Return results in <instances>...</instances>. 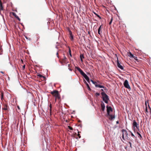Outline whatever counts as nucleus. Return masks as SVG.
Instances as JSON below:
<instances>
[{
  "label": "nucleus",
  "mask_w": 151,
  "mask_h": 151,
  "mask_svg": "<svg viewBox=\"0 0 151 151\" xmlns=\"http://www.w3.org/2000/svg\"><path fill=\"white\" fill-rule=\"evenodd\" d=\"M50 93L53 96L55 97V102H56L57 99L59 101L60 100L61 96L58 91L55 90Z\"/></svg>",
  "instance_id": "1"
},
{
  "label": "nucleus",
  "mask_w": 151,
  "mask_h": 151,
  "mask_svg": "<svg viewBox=\"0 0 151 151\" xmlns=\"http://www.w3.org/2000/svg\"><path fill=\"white\" fill-rule=\"evenodd\" d=\"M76 69L80 72L81 74L84 78L86 81L89 83H90V80L89 77L87 75L78 67H75Z\"/></svg>",
  "instance_id": "2"
},
{
  "label": "nucleus",
  "mask_w": 151,
  "mask_h": 151,
  "mask_svg": "<svg viewBox=\"0 0 151 151\" xmlns=\"http://www.w3.org/2000/svg\"><path fill=\"white\" fill-rule=\"evenodd\" d=\"M101 94L102 96L103 100L105 103L107 104L108 103V101L109 100L108 96L104 92H101Z\"/></svg>",
  "instance_id": "3"
},
{
  "label": "nucleus",
  "mask_w": 151,
  "mask_h": 151,
  "mask_svg": "<svg viewBox=\"0 0 151 151\" xmlns=\"http://www.w3.org/2000/svg\"><path fill=\"white\" fill-rule=\"evenodd\" d=\"M122 138L125 140L124 136H125V137L126 138H127L128 137V133L127 131L124 129H122Z\"/></svg>",
  "instance_id": "4"
},
{
  "label": "nucleus",
  "mask_w": 151,
  "mask_h": 151,
  "mask_svg": "<svg viewBox=\"0 0 151 151\" xmlns=\"http://www.w3.org/2000/svg\"><path fill=\"white\" fill-rule=\"evenodd\" d=\"M91 81L95 85L96 87H98L100 88H105V87L104 86H101L99 84H98L96 82V81H93L92 80H91ZM105 88H106V87Z\"/></svg>",
  "instance_id": "5"
},
{
  "label": "nucleus",
  "mask_w": 151,
  "mask_h": 151,
  "mask_svg": "<svg viewBox=\"0 0 151 151\" xmlns=\"http://www.w3.org/2000/svg\"><path fill=\"white\" fill-rule=\"evenodd\" d=\"M133 126L134 127V132H135V127H136L137 129H138V130H139V125L137 123V122H136V121L135 120H134L133 121Z\"/></svg>",
  "instance_id": "6"
},
{
  "label": "nucleus",
  "mask_w": 151,
  "mask_h": 151,
  "mask_svg": "<svg viewBox=\"0 0 151 151\" xmlns=\"http://www.w3.org/2000/svg\"><path fill=\"white\" fill-rule=\"evenodd\" d=\"M124 85L125 88L128 89H131L130 87L129 84L127 80H125L124 81Z\"/></svg>",
  "instance_id": "7"
},
{
  "label": "nucleus",
  "mask_w": 151,
  "mask_h": 151,
  "mask_svg": "<svg viewBox=\"0 0 151 151\" xmlns=\"http://www.w3.org/2000/svg\"><path fill=\"white\" fill-rule=\"evenodd\" d=\"M107 115H110V112L112 111V110L111 107V106H106Z\"/></svg>",
  "instance_id": "8"
},
{
  "label": "nucleus",
  "mask_w": 151,
  "mask_h": 151,
  "mask_svg": "<svg viewBox=\"0 0 151 151\" xmlns=\"http://www.w3.org/2000/svg\"><path fill=\"white\" fill-rule=\"evenodd\" d=\"M67 59L64 54L63 58L61 59V61L62 63H65L67 62Z\"/></svg>",
  "instance_id": "9"
},
{
  "label": "nucleus",
  "mask_w": 151,
  "mask_h": 151,
  "mask_svg": "<svg viewBox=\"0 0 151 151\" xmlns=\"http://www.w3.org/2000/svg\"><path fill=\"white\" fill-rule=\"evenodd\" d=\"M107 117L109 116V119L111 120H112L115 118V116L114 115H112L110 114L109 115H107Z\"/></svg>",
  "instance_id": "10"
},
{
  "label": "nucleus",
  "mask_w": 151,
  "mask_h": 151,
  "mask_svg": "<svg viewBox=\"0 0 151 151\" xmlns=\"http://www.w3.org/2000/svg\"><path fill=\"white\" fill-rule=\"evenodd\" d=\"M101 107L102 111H104L105 109V106L104 103H103L101 104Z\"/></svg>",
  "instance_id": "11"
},
{
  "label": "nucleus",
  "mask_w": 151,
  "mask_h": 151,
  "mask_svg": "<svg viewBox=\"0 0 151 151\" xmlns=\"http://www.w3.org/2000/svg\"><path fill=\"white\" fill-rule=\"evenodd\" d=\"M132 58L136 60V61H135L136 63L137 64H138V63L139 62L140 60L137 59V57L135 56H134L133 57H132Z\"/></svg>",
  "instance_id": "12"
},
{
  "label": "nucleus",
  "mask_w": 151,
  "mask_h": 151,
  "mask_svg": "<svg viewBox=\"0 0 151 151\" xmlns=\"http://www.w3.org/2000/svg\"><path fill=\"white\" fill-rule=\"evenodd\" d=\"M25 67H19V68H18L19 70H22L23 72H24L25 71H24V69Z\"/></svg>",
  "instance_id": "13"
},
{
  "label": "nucleus",
  "mask_w": 151,
  "mask_h": 151,
  "mask_svg": "<svg viewBox=\"0 0 151 151\" xmlns=\"http://www.w3.org/2000/svg\"><path fill=\"white\" fill-rule=\"evenodd\" d=\"M9 107L7 104H4V108H3V109L5 110H8Z\"/></svg>",
  "instance_id": "14"
},
{
  "label": "nucleus",
  "mask_w": 151,
  "mask_h": 151,
  "mask_svg": "<svg viewBox=\"0 0 151 151\" xmlns=\"http://www.w3.org/2000/svg\"><path fill=\"white\" fill-rule=\"evenodd\" d=\"M101 25L99 27V28L98 29V33L99 34V35H100L102 32V31H101Z\"/></svg>",
  "instance_id": "15"
},
{
  "label": "nucleus",
  "mask_w": 151,
  "mask_h": 151,
  "mask_svg": "<svg viewBox=\"0 0 151 151\" xmlns=\"http://www.w3.org/2000/svg\"><path fill=\"white\" fill-rule=\"evenodd\" d=\"M68 47V48H69V51H68V53L70 56L71 57L72 56V55H71V50H70V47Z\"/></svg>",
  "instance_id": "16"
},
{
  "label": "nucleus",
  "mask_w": 151,
  "mask_h": 151,
  "mask_svg": "<svg viewBox=\"0 0 151 151\" xmlns=\"http://www.w3.org/2000/svg\"><path fill=\"white\" fill-rule=\"evenodd\" d=\"M3 10V7L2 5V3H0V10Z\"/></svg>",
  "instance_id": "17"
},
{
  "label": "nucleus",
  "mask_w": 151,
  "mask_h": 151,
  "mask_svg": "<svg viewBox=\"0 0 151 151\" xmlns=\"http://www.w3.org/2000/svg\"><path fill=\"white\" fill-rule=\"evenodd\" d=\"M117 60H116V63L117 64L118 66H122L121 65H120V63L119 62V61L118 60V58H117Z\"/></svg>",
  "instance_id": "18"
},
{
  "label": "nucleus",
  "mask_w": 151,
  "mask_h": 151,
  "mask_svg": "<svg viewBox=\"0 0 151 151\" xmlns=\"http://www.w3.org/2000/svg\"><path fill=\"white\" fill-rule=\"evenodd\" d=\"M80 58L81 61H83V59L84 58L83 55V54H81L80 55Z\"/></svg>",
  "instance_id": "19"
},
{
  "label": "nucleus",
  "mask_w": 151,
  "mask_h": 151,
  "mask_svg": "<svg viewBox=\"0 0 151 151\" xmlns=\"http://www.w3.org/2000/svg\"><path fill=\"white\" fill-rule=\"evenodd\" d=\"M68 32H69V35H70V36H71V35H72V32L71 31V30H70V29H69V28H68Z\"/></svg>",
  "instance_id": "20"
},
{
  "label": "nucleus",
  "mask_w": 151,
  "mask_h": 151,
  "mask_svg": "<svg viewBox=\"0 0 151 151\" xmlns=\"http://www.w3.org/2000/svg\"><path fill=\"white\" fill-rule=\"evenodd\" d=\"M129 55L131 58H132V57H133L134 55L132 54V53L131 52H129Z\"/></svg>",
  "instance_id": "21"
},
{
  "label": "nucleus",
  "mask_w": 151,
  "mask_h": 151,
  "mask_svg": "<svg viewBox=\"0 0 151 151\" xmlns=\"http://www.w3.org/2000/svg\"><path fill=\"white\" fill-rule=\"evenodd\" d=\"M137 133L138 135L140 137V139L142 138V137L141 134L138 132H137Z\"/></svg>",
  "instance_id": "22"
},
{
  "label": "nucleus",
  "mask_w": 151,
  "mask_h": 151,
  "mask_svg": "<svg viewBox=\"0 0 151 151\" xmlns=\"http://www.w3.org/2000/svg\"><path fill=\"white\" fill-rule=\"evenodd\" d=\"M86 86H87V88L88 90L89 91H90L91 90V88H90V87L89 86V85L88 83H86Z\"/></svg>",
  "instance_id": "23"
},
{
  "label": "nucleus",
  "mask_w": 151,
  "mask_h": 151,
  "mask_svg": "<svg viewBox=\"0 0 151 151\" xmlns=\"http://www.w3.org/2000/svg\"><path fill=\"white\" fill-rule=\"evenodd\" d=\"M1 99L2 100L3 99V98L4 93L2 92H1Z\"/></svg>",
  "instance_id": "24"
},
{
  "label": "nucleus",
  "mask_w": 151,
  "mask_h": 151,
  "mask_svg": "<svg viewBox=\"0 0 151 151\" xmlns=\"http://www.w3.org/2000/svg\"><path fill=\"white\" fill-rule=\"evenodd\" d=\"M94 14L96 15L100 19H101V17L98 14H97L96 13H95L94 12Z\"/></svg>",
  "instance_id": "25"
},
{
  "label": "nucleus",
  "mask_w": 151,
  "mask_h": 151,
  "mask_svg": "<svg viewBox=\"0 0 151 151\" xmlns=\"http://www.w3.org/2000/svg\"><path fill=\"white\" fill-rule=\"evenodd\" d=\"M70 36V39L71 40H73L74 39L73 35H72Z\"/></svg>",
  "instance_id": "26"
},
{
  "label": "nucleus",
  "mask_w": 151,
  "mask_h": 151,
  "mask_svg": "<svg viewBox=\"0 0 151 151\" xmlns=\"http://www.w3.org/2000/svg\"><path fill=\"white\" fill-rule=\"evenodd\" d=\"M12 14L14 16V17H16L17 16V14H16L15 13H14V12H12Z\"/></svg>",
  "instance_id": "27"
},
{
  "label": "nucleus",
  "mask_w": 151,
  "mask_h": 151,
  "mask_svg": "<svg viewBox=\"0 0 151 151\" xmlns=\"http://www.w3.org/2000/svg\"><path fill=\"white\" fill-rule=\"evenodd\" d=\"M112 21H113V18H112V17H111V21L109 23V25H111V24L112 22Z\"/></svg>",
  "instance_id": "28"
},
{
  "label": "nucleus",
  "mask_w": 151,
  "mask_h": 151,
  "mask_svg": "<svg viewBox=\"0 0 151 151\" xmlns=\"http://www.w3.org/2000/svg\"><path fill=\"white\" fill-rule=\"evenodd\" d=\"M128 143H129V144L130 147L131 148H132V143H131V142H128Z\"/></svg>",
  "instance_id": "29"
},
{
  "label": "nucleus",
  "mask_w": 151,
  "mask_h": 151,
  "mask_svg": "<svg viewBox=\"0 0 151 151\" xmlns=\"http://www.w3.org/2000/svg\"><path fill=\"white\" fill-rule=\"evenodd\" d=\"M78 132V134H77V135L78 137L79 138H80L81 137V136H80V134L79 133L80 132Z\"/></svg>",
  "instance_id": "30"
},
{
  "label": "nucleus",
  "mask_w": 151,
  "mask_h": 151,
  "mask_svg": "<svg viewBox=\"0 0 151 151\" xmlns=\"http://www.w3.org/2000/svg\"><path fill=\"white\" fill-rule=\"evenodd\" d=\"M15 18L17 19L19 21H20V19L19 18V17L18 16H17Z\"/></svg>",
  "instance_id": "31"
},
{
  "label": "nucleus",
  "mask_w": 151,
  "mask_h": 151,
  "mask_svg": "<svg viewBox=\"0 0 151 151\" xmlns=\"http://www.w3.org/2000/svg\"><path fill=\"white\" fill-rule=\"evenodd\" d=\"M15 18L17 19L19 21H20V19L19 18V17L18 16H17Z\"/></svg>",
  "instance_id": "32"
},
{
  "label": "nucleus",
  "mask_w": 151,
  "mask_h": 151,
  "mask_svg": "<svg viewBox=\"0 0 151 151\" xmlns=\"http://www.w3.org/2000/svg\"><path fill=\"white\" fill-rule=\"evenodd\" d=\"M69 129L71 130H72L73 129V128L71 127L70 126H68V127Z\"/></svg>",
  "instance_id": "33"
},
{
  "label": "nucleus",
  "mask_w": 151,
  "mask_h": 151,
  "mask_svg": "<svg viewBox=\"0 0 151 151\" xmlns=\"http://www.w3.org/2000/svg\"><path fill=\"white\" fill-rule=\"evenodd\" d=\"M96 96H99L100 93H96Z\"/></svg>",
  "instance_id": "34"
},
{
  "label": "nucleus",
  "mask_w": 151,
  "mask_h": 151,
  "mask_svg": "<svg viewBox=\"0 0 151 151\" xmlns=\"http://www.w3.org/2000/svg\"><path fill=\"white\" fill-rule=\"evenodd\" d=\"M37 76L40 78H42V77H43L40 74H38Z\"/></svg>",
  "instance_id": "35"
},
{
  "label": "nucleus",
  "mask_w": 151,
  "mask_h": 151,
  "mask_svg": "<svg viewBox=\"0 0 151 151\" xmlns=\"http://www.w3.org/2000/svg\"><path fill=\"white\" fill-rule=\"evenodd\" d=\"M145 112H148V111H147V106H146V107Z\"/></svg>",
  "instance_id": "36"
},
{
  "label": "nucleus",
  "mask_w": 151,
  "mask_h": 151,
  "mask_svg": "<svg viewBox=\"0 0 151 151\" xmlns=\"http://www.w3.org/2000/svg\"><path fill=\"white\" fill-rule=\"evenodd\" d=\"M50 111H51V109L52 107V105H51V104H50Z\"/></svg>",
  "instance_id": "37"
},
{
  "label": "nucleus",
  "mask_w": 151,
  "mask_h": 151,
  "mask_svg": "<svg viewBox=\"0 0 151 151\" xmlns=\"http://www.w3.org/2000/svg\"><path fill=\"white\" fill-rule=\"evenodd\" d=\"M118 67L120 68L122 70H123L124 69L123 67Z\"/></svg>",
  "instance_id": "38"
},
{
  "label": "nucleus",
  "mask_w": 151,
  "mask_h": 151,
  "mask_svg": "<svg viewBox=\"0 0 151 151\" xmlns=\"http://www.w3.org/2000/svg\"><path fill=\"white\" fill-rule=\"evenodd\" d=\"M0 72L1 73H2L3 74V76H4V71H1Z\"/></svg>",
  "instance_id": "39"
},
{
  "label": "nucleus",
  "mask_w": 151,
  "mask_h": 151,
  "mask_svg": "<svg viewBox=\"0 0 151 151\" xmlns=\"http://www.w3.org/2000/svg\"><path fill=\"white\" fill-rule=\"evenodd\" d=\"M130 132L131 133L132 136H133V137H134V134L131 132L130 131Z\"/></svg>",
  "instance_id": "40"
},
{
  "label": "nucleus",
  "mask_w": 151,
  "mask_h": 151,
  "mask_svg": "<svg viewBox=\"0 0 151 151\" xmlns=\"http://www.w3.org/2000/svg\"><path fill=\"white\" fill-rule=\"evenodd\" d=\"M57 55V56L58 57V52H57V54H56Z\"/></svg>",
  "instance_id": "41"
},
{
  "label": "nucleus",
  "mask_w": 151,
  "mask_h": 151,
  "mask_svg": "<svg viewBox=\"0 0 151 151\" xmlns=\"http://www.w3.org/2000/svg\"><path fill=\"white\" fill-rule=\"evenodd\" d=\"M85 83L86 85V83H87L85 80H84Z\"/></svg>",
  "instance_id": "42"
},
{
  "label": "nucleus",
  "mask_w": 151,
  "mask_h": 151,
  "mask_svg": "<svg viewBox=\"0 0 151 151\" xmlns=\"http://www.w3.org/2000/svg\"><path fill=\"white\" fill-rule=\"evenodd\" d=\"M0 50L1 52L2 51V50L1 47L0 48Z\"/></svg>",
  "instance_id": "43"
},
{
  "label": "nucleus",
  "mask_w": 151,
  "mask_h": 151,
  "mask_svg": "<svg viewBox=\"0 0 151 151\" xmlns=\"http://www.w3.org/2000/svg\"><path fill=\"white\" fill-rule=\"evenodd\" d=\"M21 62L22 63H23V60H22V59H21Z\"/></svg>",
  "instance_id": "44"
},
{
  "label": "nucleus",
  "mask_w": 151,
  "mask_h": 151,
  "mask_svg": "<svg viewBox=\"0 0 151 151\" xmlns=\"http://www.w3.org/2000/svg\"><path fill=\"white\" fill-rule=\"evenodd\" d=\"M116 124H118L119 123V122L118 121H117L116 122Z\"/></svg>",
  "instance_id": "45"
},
{
  "label": "nucleus",
  "mask_w": 151,
  "mask_h": 151,
  "mask_svg": "<svg viewBox=\"0 0 151 151\" xmlns=\"http://www.w3.org/2000/svg\"><path fill=\"white\" fill-rule=\"evenodd\" d=\"M21 65L22 66H25V65Z\"/></svg>",
  "instance_id": "46"
},
{
  "label": "nucleus",
  "mask_w": 151,
  "mask_h": 151,
  "mask_svg": "<svg viewBox=\"0 0 151 151\" xmlns=\"http://www.w3.org/2000/svg\"><path fill=\"white\" fill-rule=\"evenodd\" d=\"M68 69H69V70H72L71 69V68H69Z\"/></svg>",
  "instance_id": "47"
},
{
  "label": "nucleus",
  "mask_w": 151,
  "mask_h": 151,
  "mask_svg": "<svg viewBox=\"0 0 151 151\" xmlns=\"http://www.w3.org/2000/svg\"><path fill=\"white\" fill-rule=\"evenodd\" d=\"M101 91H104V90H103V89H101Z\"/></svg>",
  "instance_id": "48"
},
{
  "label": "nucleus",
  "mask_w": 151,
  "mask_h": 151,
  "mask_svg": "<svg viewBox=\"0 0 151 151\" xmlns=\"http://www.w3.org/2000/svg\"><path fill=\"white\" fill-rule=\"evenodd\" d=\"M1 2H1V0H0V3H1Z\"/></svg>",
  "instance_id": "49"
},
{
  "label": "nucleus",
  "mask_w": 151,
  "mask_h": 151,
  "mask_svg": "<svg viewBox=\"0 0 151 151\" xmlns=\"http://www.w3.org/2000/svg\"><path fill=\"white\" fill-rule=\"evenodd\" d=\"M18 108L19 109V106H18Z\"/></svg>",
  "instance_id": "50"
},
{
  "label": "nucleus",
  "mask_w": 151,
  "mask_h": 151,
  "mask_svg": "<svg viewBox=\"0 0 151 151\" xmlns=\"http://www.w3.org/2000/svg\"><path fill=\"white\" fill-rule=\"evenodd\" d=\"M68 66H70L69 64H68Z\"/></svg>",
  "instance_id": "51"
}]
</instances>
